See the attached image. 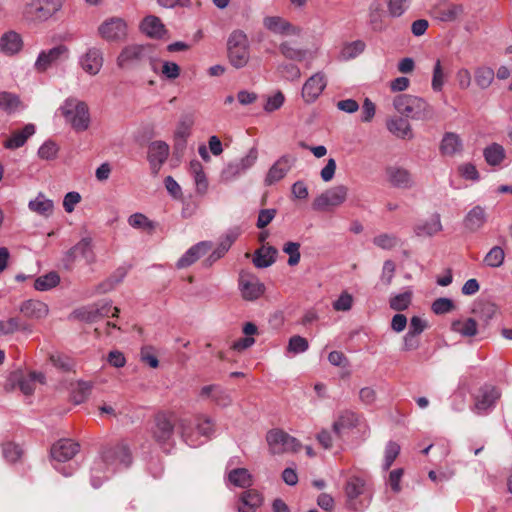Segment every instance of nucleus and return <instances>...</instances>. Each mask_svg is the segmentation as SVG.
Wrapping results in <instances>:
<instances>
[{"mask_svg":"<svg viewBox=\"0 0 512 512\" xmlns=\"http://www.w3.org/2000/svg\"><path fill=\"white\" fill-rule=\"evenodd\" d=\"M131 463V454L125 444L105 448L96 458L91 467V484L94 488L101 486L108 475L119 466L128 467Z\"/></svg>","mask_w":512,"mask_h":512,"instance_id":"1","label":"nucleus"},{"mask_svg":"<svg viewBox=\"0 0 512 512\" xmlns=\"http://www.w3.org/2000/svg\"><path fill=\"white\" fill-rule=\"evenodd\" d=\"M393 107L399 114L413 120H427L433 115L432 106L424 98L411 94L395 96Z\"/></svg>","mask_w":512,"mask_h":512,"instance_id":"2","label":"nucleus"},{"mask_svg":"<svg viewBox=\"0 0 512 512\" xmlns=\"http://www.w3.org/2000/svg\"><path fill=\"white\" fill-rule=\"evenodd\" d=\"M59 112L76 132H84L90 126V113L87 104L75 97L67 98L59 107Z\"/></svg>","mask_w":512,"mask_h":512,"instance_id":"3","label":"nucleus"},{"mask_svg":"<svg viewBox=\"0 0 512 512\" xmlns=\"http://www.w3.org/2000/svg\"><path fill=\"white\" fill-rule=\"evenodd\" d=\"M227 55L230 64L240 69L247 65L250 59L249 41L242 30H234L227 40Z\"/></svg>","mask_w":512,"mask_h":512,"instance_id":"4","label":"nucleus"},{"mask_svg":"<svg viewBox=\"0 0 512 512\" xmlns=\"http://www.w3.org/2000/svg\"><path fill=\"white\" fill-rule=\"evenodd\" d=\"M347 197L348 188L345 185H337L316 196L312 202V208L317 212H331L343 205Z\"/></svg>","mask_w":512,"mask_h":512,"instance_id":"5","label":"nucleus"},{"mask_svg":"<svg viewBox=\"0 0 512 512\" xmlns=\"http://www.w3.org/2000/svg\"><path fill=\"white\" fill-rule=\"evenodd\" d=\"M266 440L272 454L297 452L301 448V443L295 437L280 429L270 430Z\"/></svg>","mask_w":512,"mask_h":512,"instance_id":"6","label":"nucleus"},{"mask_svg":"<svg viewBox=\"0 0 512 512\" xmlns=\"http://www.w3.org/2000/svg\"><path fill=\"white\" fill-rule=\"evenodd\" d=\"M69 56V48L64 44L42 50L35 60L34 69L38 73H44L59 62L67 60Z\"/></svg>","mask_w":512,"mask_h":512,"instance_id":"7","label":"nucleus"},{"mask_svg":"<svg viewBox=\"0 0 512 512\" xmlns=\"http://www.w3.org/2000/svg\"><path fill=\"white\" fill-rule=\"evenodd\" d=\"M367 491L366 482L359 476H351L344 486L346 503L352 510H363L367 505L360 499Z\"/></svg>","mask_w":512,"mask_h":512,"instance_id":"8","label":"nucleus"},{"mask_svg":"<svg viewBox=\"0 0 512 512\" xmlns=\"http://www.w3.org/2000/svg\"><path fill=\"white\" fill-rule=\"evenodd\" d=\"M238 289L246 301H255L265 292V285L260 279L247 271H241L238 278Z\"/></svg>","mask_w":512,"mask_h":512,"instance_id":"9","label":"nucleus"},{"mask_svg":"<svg viewBox=\"0 0 512 512\" xmlns=\"http://www.w3.org/2000/svg\"><path fill=\"white\" fill-rule=\"evenodd\" d=\"M100 37L108 42H120L126 39L128 26L124 19L111 17L98 27Z\"/></svg>","mask_w":512,"mask_h":512,"instance_id":"10","label":"nucleus"},{"mask_svg":"<svg viewBox=\"0 0 512 512\" xmlns=\"http://www.w3.org/2000/svg\"><path fill=\"white\" fill-rule=\"evenodd\" d=\"M327 86V80L323 73L318 72L309 77L303 84L301 95L305 103H314Z\"/></svg>","mask_w":512,"mask_h":512,"instance_id":"11","label":"nucleus"},{"mask_svg":"<svg viewBox=\"0 0 512 512\" xmlns=\"http://www.w3.org/2000/svg\"><path fill=\"white\" fill-rule=\"evenodd\" d=\"M174 423L171 416L166 413H159L155 416V423L152 429L153 438L159 444H167L172 436Z\"/></svg>","mask_w":512,"mask_h":512,"instance_id":"12","label":"nucleus"},{"mask_svg":"<svg viewBox=\"0 0 512 512\" xmlns=\"http://www.w3.org/2000/svg\"><path fill=\"white\" fill-rule=\"evenodd\" d=\"M147 47L139 44L125 46L117 57L118 67L125 69L137 65L145 57Z\"/></svg>","mask_w":512,"mask_h":512,"instance_id":"13","label":"nucleus"},{"mask_svg":"<svg viewBox=\"0 0 512 512\" xmlns=\"http://www.w3.org/2000/svg\"><path fill=\"white\" fill-rule=\"evenodd\" d=\"M67 0H35L31 4L34 11V19L47 21L57 14Z\"/></svg>","mask_w":512,"mask_h":512,"instance_id":"14","label":"nucleus"},{"mask_svg":"<svg viewBox=\"0 0 512 512\" xmlns=\"http://www.w3.org/2000/svg\"><path fill=\"white\" fill-rule=\"evenodd\" d=\"M264 27L281 36L299 35L300 29L280 16H267L263 19Z\"/></svg>","mask_w":512,"mask_h":512,"instance_id":"15","label":"nucleus"},{"mask_svg":"<svg viewBox=\"0 0 512 512\" xmlns=\"http://www.w3.org/2000/svg\"><path fill=\"white\" fill-rule=\"evenodd\" d=\"M500 396L501 392L496 387L485 385L479 390L474 407L478 413L487 412L495 405Z\"/></svg>","mask_w":512,"mask_h":512,"instance_id":"16","label":"nucleus"},{"mask_svg":"<svg viewBox=\"0 0 512 512\" xmlns=\"http://www.w3.org/2000/svg\"><path fill=\"white\" fill-rule=\"evenodd\" d=\"M263 501V495L256 489L245 490L238 497L237 512H256Z\"/></svg>","mask_w":512,"mask_h":512,"instance_id":"17","label":"nucleus"},{"mask_svg":"<svg viewBox=\"0 0 512 512\" xmlns=\"http://www.w3.org/2000/svg\"><path fill=\"white\" fill-rule=\"evenodd\" d=\"M103 62V53L96 47L89 48L79 61L81 68L92 76L100 72Z\"/></svg>","mask_w":512,"mask_h":512,"instance_id":"18","label":"nucleus"},{"mask_svg":"<svg viewBox=\"0 0 512 512\" xmlns=\"http://www.w3.org/2000/svg\"><path fill=\"white\" fill-rule=\"evenodd\" d=\"M79 452V444L69 439H61L51 447V457L58 462L71 460Z\"/></svg>","mask_w":512,"mask_h":512,"instance_id":"19","label":"nucleus"},{"mask_svg":"<svg viewBox=\"0 0 512 512\" xmlns=\"http://www.w3.org/2000/svg\"><path fill=\"white\" fill-rule=\"evenodd\" d=\"M211 242L202 241L194 246L190 247L185 254L177 261L176 267L178 269H183L191 266L195 263L200 257L205 255L211 249Z\"/></svg>","mask_w":512,"mask_h":512,"instance_id":"20","label":"nucleus"},{"mask_svg":"<svg viewBox=\"0 0 512 512\" xmlns=\"http://www.w3.org/2000/svg\"><path fill=\"white\" fill-rule=\"evenodd\" d=\"M23 47V40L16 31H7L0 37V52L12 56L19 53Z\"/></svg>","mask_w":512,"mask_h":512,"instance_id":"21","label":"nucleus"},{"mask_svg":"<svg viewBox=\"0 0 512 512\" xmlns=\"http://www.w3.org/2000/svg\"><path fill=\"white\" fill-rule=\"evenodd\" d=\"M13 380L18 383V386L23 394L31 395L35 390V383L38 381L43 383L44 375L42 373L30 372L28 374L14 373Z\"/></svg>","mask_w":512,"mask_h":512,"instance_id":"22","label":"nucleus"},{"mask_svg":"<svg viewBox=\"0 0 512 512\" xmlns=\"http://www.w3.org/2000/svg\"><path fill=\"white\" fill-rule=\"evenodd\" d=\"M487 215L485 212V208L482 206H475L471 210L468 211L464 218V226L467 230L471 232L478 231L481 229L486 223Z\"/></svg>","mask_w":512,"mask_h":512,"instance_id":"23","label":"nucleus"},{"mask_svg":"<svg viewBox=\"0 0 512 512\" xmlns=\"http://www.w3.org/2000/svg\"><path fill=\"white\" fill-rule=\"evenodd\" d=\"M462 148V139L458 134L453 132L444 134L440 144V150L443 156L454 157L461 152Z\"/></svg>","mask_w":512,"mask_h":512,"instance_id":"24","label":"nucleus"},{"mask_svg":"<svg viewBox=\"0 0 512 512\" xmlns=\"http://www.w3.org/2000/svg\"><path fill=\"white\" fill-rule=\"evenodd\" d=\"M20 312L28 318L42 319L48 315L49 308L44 302L31 299L21 304Z\"/></svg>","mask_w":512,"mask_h":512,"instance_id":"25","label":"nucleus"},{"mask_svg":"<svg viewBox=\"0 0 512 512\" xmlns=\"http://www.w3.org/2000/svg\"><path fill=\"white\" fill-rule=\"evenodd\" d=\"M386 125L389 132L398 138L411 139L413 137L412 127L405 118L392 117L387 120Z\"/></svg>","mask_w":512,"mask_h":512,"instance_id":"26","label":"nucleus"},{"mask_svg":"<svg viewBox=\"0 0 512 512\" xmlns=\"http://www.w3.org/2000/svg\"><path fill=\"white\" fill-rule=\"evenodd\" d=\"M387 179L393 186L400 188L411 187L413 183L410 173L397 165L387 168Z\"/></svg>","mask_w":512,"mask_h":512,"instance_id":"27","label":"nucleus"},{"mask_svg":"<svg viewBox=\"0 0 512 512\" xmlns=\"http://www.w3.org/2000/svg\"><path fill=\"white\" fill-rule=\"evenodd\" d=\"M35 133V126L27 124L22 129L14 131L10 137L5 139L3 145L7 149H16L25 144L27 139Z\"/></svg>","mask_w":512,"mask_h":512,"instance_id":"28","label":"nucleus"},{"mask_svg":"<svg viewBox=\"0 0 512 512\" xmlns=\"http://www.w3.org/2000/svg\"><path fill=\"white\" fill-rule=\"evenodd\" d=\"M443 227L441 224L440 215L435 213L429 219L424 222L417 224L414 228V232L417 236H433L440 231Z\"/></svg>","mask_w":512,"mask_h":512,"instance_id":"29","label":"nucleus"},{"mask_svg":"<svg viewBox=\"0 0 512 512\" xmlns=\"http://www.w3.org/2000/svg\"><path fill=\"white\" fill-rule=\"evenodd\" d=\"M277 249L263 245L254 253L253 263L257 268H267L276 261Z\"/></svg>","mask_w":512,"mask_h":512,"instance_id":"30","label":"nucleus"},{"mask_svg":"<svg viewBox=\"0 0 512 512\" xmlns=\"http://www.w3.org/2000/svg\"><path fill=\"white\" fill-rule=\"evenodd\" d=\"M193 121L191 119L180 120L174 131V148L175 150H182L186 146V141L191 135Z\"/></svg>","mask_w":512,"mask_h":512,"instance_id":"31","label":"nucleus"},{"mask_svg":"<svg viewBox=\"0 0 512 512\" xmlns=\"http://www.w3.org/2000/svg\"><path fill=\"white\" fill-rule=\"evenodd\" d=\"M190 173L193 177L196 192L205 195L208 191L209 182L200 162H190Z\"/></svg>","mask_w":512,"mask_h":512,"instance_id":"32","label":"nucleus"},{"mask_svg":"<svg viewBox=\"0 0 512 512\" xmlns=\"http://www.w3.org/2000/svg\"><path fill=\"white\" fill-rule=\"evenodd\" d=\"M449 71L443 66L440 59H437L432 69L431 88L434 92L438 93L443 90V87L448 80Z\"/></svg>","mask_w":512,"mask_h":512,"instance_id":"33","label":"nucleus"},{"mask_svg":"<svg viewBox=\"0 0 512 512\" xmlns=\"http://www.w3.org/2000/svg\"><path fill=\"white\" fill-rule=\"evenodd\" d=\"M229 483L236 487L248 488L253 484V478L246 468H234L227 473Z\"/></svg>","mask_w":512,"mask_h":512,"instance_id":"34","label":"nucleus"},{"mask_svg":"<svg viewBox=\"0 0 512 512\" xmlns=\"http://www.w3.org/2000/svg\"><path fill=\"white\" fill-rule=\"evenodd\" d=\"M451 329L463 337H473L478 333V325L473 318L454 320Z\"/></svg>","mask_w":512,"mask_h":512,"instance_id":"35","label":"nucleus"},{"mask_svg":"<svg viewBox=\"0 0 512 512\" xmlns=\"http://www.w3.org/2000/svg\"><path fill=\"white\" fill-rule=\"evenodd\" d=\"M357 422L358 417L354 412L344 411L334 421L332 428L337 435H340L343 430L355 427Z\"/></svg>","mask_w":512,"mask_h":512,"instance_id":"36","label":"nucleus"},{"mask_svg":"<svg viewBox=\"0 0 512 512\" xmlns=\"http://www.w3.org/2000/svg\"><path fill=\"white\" fill-rule=\"evenodd\" d=\"M69 255L73 258L77 256L83 257L87 262L91 263L95 260L92 249V241L89 238L80 240L70 251Z\"/></svg>","mask_w":512,"mask_h":512,"instance_id":"37","label":"nucleus"},{"mask_svg":"<svg viewBox=\"0 0 512 512\" xmlns=\"http://www.w3.org/2000/svg\"><path fill=\"white\" fill-rule=\"evenodd\" d=\"M280 53L287 59L301 62L306 59L307 50L295 46L290 41H283L279 45Z\"/></svg>","mask_w":512,"mask_h":512,"instance_id":"38","label":"nucleus"},{"mask_svg":"<svg viewBox=\"0 0 512 512\" xmlns=\"http://www.w3.org/2000/svg\"><path fill=\"white\" fill-rule=\"evenodd\" d=\"M141 30L150 37L159 38L164 33V25L156 16H147L141 23Z\"/></svg>","mask_w":512,"mask_h":512,"instance_id":"39","label":"nucleus"},{"mask_svg":"<svg viewBox=\"0 0 512 512\" xmlns=\"http://www.w3.org/2000/svg\"><path fill=\"white\" fill-rule=\"evenodd\" d=\"M29 209L43 216H48L53 211V201L45 198L43 194H39L34 200L28 204Z\"/></svg>","mask_w":512,"mask_h":512,"instance_id":"40","label":"nucleus"},{"mask_svg":"<svg viewBox=\"0 0 512 512\" xmlns=\"http://www.w3.org/2000/svg\"><path fill=\"white\" fill-rule=\"evenodd\" d=\"M169 153L170 147L164 141L156 140L148 146V160H167Z\"/></svg>","mask_w":512,"mask_h":512,"instance_id":"41","label":"nucleus"},{"mask_svg":"<svg viewBox=\"0 0 512 512\" xmlns=\"http://www.w3.org/2000/svg\"><path fill=\"white\" fill-rule=\"evenodd\" d=\"M463 6L457 4H446L438 8V18L441 21L452 22L463 14Z\"/></svg>","mask_w":512,"mask_h":512,"instance_id":"42","label":"nucleus"},{"mask_svg":"<svg viewBox=\"0 0 512 512\" xmlns=\"http://www.w3.org/2000/svg\"><path fill=\"white\" fill-rule=\"evenodd\" d=\"M60 282V276L56 272H49L39 276L34 283V288L38 291H47L56 287Z\"/></svg>","mask_w":512,"mask_h":512,"instance_id":"43","label":"nucleus"},{"mask_svg":"<svg viewBox=\"0 0 512 512\" xmlns=\"http://www.w3.org/2000/svg\"><path fill=\"white\" fill-rule=\"evenodd\" d=\"M495 72L487 66L478 67L475 70V82L481 89H487L493 82Z\"/></svg>","mask_w":512,"mask_h":512,"instance_id":"44","label":"nucleus"},{"mask_svg":"<svg viewBox=\"0 0 512 512\" xmlns=\"http://www.w3.org/2000/svg\"><path fill=\"white\" fill-rule=\"evenodd\" d=\"M21 104L19 97L10 92H0V108L8 114L16 112Z\"/></svg>","mask_w":512,"mask_h":512,"instance_id":"45","label":"nucleus"},{"mask_svg":"<svg viewBox=\"0 0 512 512\" xmlns=\"http://www.w3.org/2000/svg\"><path fill=\"white\" fill-rule=\"evenodd\" d=\"M504 259H505L504 250L499 246H494L485 255L483 262L488 267L498 268L503 264Z\"/></svg>","mask_w":512,"mask_h":512,"instance_id":"46","label":"nucleus"},{"mask_svg":"<svg viewBox=\"0 0 512 512\" xmlns=\"http://www.w3.org/2000/svg\"><path fill=\"white\" fill-rule=\"evenodd\" d=\"M365 47L366 45L362 40L347 43L340 52V58L342 60L355 58L364 51Z\"/></svg>","mask_w":512,"mask_h":512,"instance_id":"47","label":"nucleus"},{"mask_svg":"<svg viewBox=\"0 0 512 512\" xmlns=\"http://www.w3.org/2000/svg\"><path fill=\"white\" fill-rule=\"evenodd\" d=\"M92 385L90 382L78 381L72 387V399L74 403L84 402L90 395Z\"/></svg>","mask_w":512,"mask_h":512,"instance_id":"48","label":"nucleus"},{"mask_svg":"<svg viewBox=\"0 0 512 512\" xmlns=\"http://www.w3.org/2000/svg\"><path fill=\"white\" fill-rule=\"evenodd\" d=\"M288 170L289 167L285 165V162H275L266 176V184L272 185L273 183L281 180L287 174Z\"/></svg>","mask_w":512,"mask_h":512,"instance_id":"49","label":"nucleus"},{"mask_svg":"<svg viewBox=\"0 0 512 512\" xmlns=\"http://www.w3.org/2000/svg\"><path fill=\"white\" fill-rule=\"evenodd\" d=\"M354 298L348 291H343L339 297L332 303V307L337 312H347L353 307Z\"/></svg>","mask_w":512,"mask_h":512,"instance_id":"50","label":"nucleus"},{"mask_svg":"<svg viewBox=\"0 0 512 512\" xmlns=\"http://www.w3.org/2000/svg\"><path fill=\"white\" fill-rule=\"evenodd\" d=\"M400 453V446L394 441H389L385 447L383 470L387 471Z\"/></svg>","mask_w":512,"mask_h":512,"instance_id":"51","label":"nucleus"},{"mask_svg":"<svg viewBox=\"0 0 512 512\" xmlns=\"http://www.w3.org/2000/svg\"><path fill=\"white\" fill-rule=\"evenodd\" d=\"M214 420L211 417L205 415H199L197 417L196 428L198 433L204 437H210L214 433Z\"/></svg>","mask_w":512,"mask_h":512,"instance_id":"52","label":"nucleus"},{"mask_svg":"<svg viewBox=\"0 0 512 512\" xmlns=\"http://www.w3.org/2000/svg\"><path fill=\"white\" fill-rule=\"evenodd\" d=\"M411 298L412 293L410 291L397 294L390 299V307L395 311H403L409 307Z\"/></svg>","mask_w":512,"mask_h":512,"instance_id":"53","label":"nucleus"},{"mask_svg":"<svg viewBox=\"0 0 512 512\" xmlns=\"http://www.w3.org/2000/svg\"><path fill=\"white\" fill-rule=\"evenodd\" d=\"M309 343L306 338L295 335L289 339L287 350L293 354H299L307 351Z\"/></svg>","mask_w":512,"mask_h":512,"instance_id":"54","label":"nucleus"},{"mask_svg":"<svg viewBox=\"0 0 512 512\" xmlns=\"http://www.w3.org/2000/svg\"><path fill=\"white\" fill-rule=\"evenodd\" d=\"M373 243L384 250H390L398 244V238L393 234L383 233L373 239Z\"/></svg>","mask_w":512,"mask_h":512,"instance_id":"55","label":"nucleus"},{"mask_svg":"<svg viewBox=\"0 0 512 512\" xmlns=\"http://www.w3.org/2000/svg\"><path fill=\"white\" fill-rule=\"evenodd\" d=\"M192 422L188 418H181L178 421V429L181 433L184 441L190 446H196V442L193 440L192 435Z\"/></svg>","mask_w":512,"mask_h":512,"instance_id":"56","label":"nucleus"},{"mask_svg":"<svg viewBox=\"0 0 512 512\" xmlns=\"http://www.w3.org/2000/svg\"><path fill=\"white\" fill-rule=\"evenodd\" d=\"M285 102V96L281 91L275 92L273 95L268 96L263 109L268 112H274L280 109Z\"/></svg>","mask_w":512,"mask_h":512,"instance_id":"57","label":"nucleus"},{"mask_svg":"<svg viewBox=\"0 0 512 512\" xmlns=\"http://www.w3.org/2000/svg\"><path fill=\"white\" fill-rule=\"evenodd\" d=\"M485 160H503L505 155V149L498 143H492L487 146L483 151Z\"/></svg>","mask_w":512,"mask_h":512,"instance_id":"58","label":"nucleus"},{"mask_svg":"<svg viewBox=\"0 0 512 512\" xmlns=\"http://www.w3.org/2000/svg\"><path fill=\"white\" fill-rule=\"evenodd\" d=\"M247 168L242 162H230L222 171L221 177L225 181H230L242 173Z\"/></svg>","mask_w":512,"mask_h":512,"instance_id":"59","label":"nucleus"},{"mask_svg":"<svg viewBox=\"0 0 512 512\" xmlns=\"http://www.w3.org/2000/svg\"><path fill=\"white\" fill-rule=\"evenodd\" d=\"M58 150V145L55 142L48 140L39 148L38 155L42 160H51L58 156Z\"/></svg>","mask_w":512,"mask_h":512,"instance_id":"60","label":"nucleus"},{"mask_svg":"<svg viewBox=\"0 0 512 512\" xmlns=\"http://www.w3.org/2000/svg\"><path fill=\"white\" fill-rule=\"evenodd\" d=\"M2 452L4 458L9 462H16L22 455V449L13 442L4 443Z\"/></svg>","mask_w":512,"mask_h":512,"instance_id":"61","label":"nucleus"},{"mask_svg":"<svg viewBox=\"0 0 512 512\" xmlns=\"http://www.w3.org/2000/svg\"><path fill=\"white\" fill-rule=\"evenodd\" d=\"M431 309L437 315L446 314L454 309V303L449 298H438L432 303Z\"/></svg>","mask_w":512,"mask_h":512,"instance_id":"62","label":"nucleus"},{"mask_svg":"<svg viewBox=\"0 0 512 512\" xmlns=\"http://www.w3.org/2000/svg\"><path fill=\"white\" fill-rule=\"evenodd\" d=\"M300 244L297 242H287L283 246V251L289 255L288 264L295 266L300 261Z\"/></svg>","mask_w":512,"mask_h":512,"instance_id":"63","label":"nucleus"},{"mask_svg":"<svg viewBox=\"0 0 512 512\" xmlns=\"http://www.w3.org/2000/svg\"><path fill=\"white\" fill-rule=\"evenodd\" d=\"M459 174L466 180L478 181L480 176L475 165L471 162L464 163L458 167Z\"/></svg>","mask_w":512,"mask_h":512,"instance_id":"64","label":"nucleus"}]
</instances>
